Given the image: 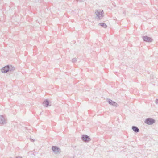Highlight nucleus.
<instances>
[{
	"instance_id": "nucleus-1",
	"label": "nucleus",
	"mask_w": 158,
	"mask_h": 158,
	"mask_svg": "<svg viewBox=\"0 0 158 158\" xmlns=\"http://www.w3.org/2000/svg\"><path fill=\"white\" fill-rule=\"evenodd\" d=\"M95 13V18L96 19L101 20L104 16L103 11L102 9H98L96 10Z\"/></svg>"
},
{
	"instance_id": "nucleus-2",
	"label": "nucleus",
	"mask_w": 158,
	"mask_h": 158,
	"mask_svg": "<svg viewBox=\"0 0 158 158\" xmlns=\"http://www.w3.org/2000/svg\"><path fill=\"white\" fill-rule=\"evenodd\" d=\"M82 140L85 142H88L91 140L90 137L86 135H83L81 137Z\"/></svg>"
},
{
	"instance_id": "nucleus-3",
	"label": "nucleus",
	"mask_w": 158,
	"mask_h": 158,
	"mask_svg": "<svg viewBox=\"0 0 158 158\" xmlns=\"http://www.w3.org/2000/svg\"><path fill=\"white\" fill-rule=\"evenodd\" d=\"M155 122V120L150 118L146 119L145 123L148 125H152Z\"/></svg>"
},
{
	"instance_id": "nucleus-4",
	"label": "nucleus",
	"mask_w": 158,
	"mask_h": 158,
	"mask_svg": "<svg viewBox=\"0 0 158 158\" xmlns=\"http://www.w3.org/2000/svg\"><path fill=\"white\" fill-rule=\"evenodd\" d=\"M52 148V151L56 154L60 153L61 152L60 149L56 146H53Z\"/></svg>"
},
{
	"instance_id": "nucleus-5",
	"label": "nucleus",
	"mask_w": 158,
	"mask_h": 158,
	"mask_svg": "<svg viewBox=\"0 0 158 158\" xmlns=\"http://www.w3.org/2000/svg\"><path fill=\"white\" fill-rule=\"evenodd\" d=\"M142 38L144 41L147 42H151L153 41V39L151 38L146 36H143Z\"/></svg>"
},
{
	"instance_id": "nucleus-6",
	"label": "nucleus",
	"mask_w": 158,
	"mask_h": 158,
	"mask_svg": "<svg viewBox=\"0 0 158 158\" xmlns=\"http://www.w3.org/2000/svg\"><path fill=\"white\" fill-rule=\"evenodd\" d=\"M107 101L110 104L113 106L117 107L118 106V104L110 99H108Z\"/></svg>"
},
{
	"instance_id": "nucleus-7",
	"label": "nucleus",
	"mask_w": 158,
	"mask_h": 158,
	"mask_svg": "<svg viewBox=\"0 0 158 158\" xmlns=\"http://www.w3.org/2000/svg\"><path fill=\"white\" fill-rule=\"evenodd\" d=\"M8 66L7 65L2 68L1 69L2 72L4 73H6L9 70V68H8Z\"/></svg>"
},
{
	"instance_id": "nucleus-8",
	"label": "nucleus",
	"mask_w": 158,
	"mask_h": 158,
	"mask_svg": "<svg viewBox=\"0 0 158 158\" xmlns=\"http://www.w3.org/2000/svg\"><path fill=\"white\" fill-rule=\"evenodd\" d=\"M6 123L5 119L2 115H0V124H4Z\"/></svg>"
},
{
	"instance_id": "nucleus-9",
	"label": "nucleus",
	"mask_w": 158,
	"mask_h": 158,
	"mask_svg": "<svg viewBox=\"0 0 158 158\" xmlns=\"http://www.w3.org/2000/svg\"><path fill=\"white\" fill-rule=\"evenodd\" d=\"M132 129L133 131L136 133H138L139 131V129L138 127L135 126H132Z\"/></svg>"
},
{
	"instance_id": "nucleus-10",
	"label": "nucleus",
	"mask_w": 158,
	"mask_h": 158,
	"mask_svg": "<svg viewBox=\"0 0 158 158\" xmlns=\"http://www.w3.org/2000/svg\"><path fill=\"white\" fill-rule=\"evenodd\" d=\"M49 102L48 100H46L43 102V105L44 106L47 107L49 105Z\"/></svg>"
},
{
	"instance_id": "nucleus-11",
	"label": "nucleus",
	"mask_w": 158,
	"mask_h": 158,
	"mask_svg": "<svg viewBox=\"0 0 158 158\" xmlns=\"http://www.w3.org/2000/svg\"><path fill=\"white\" fill-rule=\"evenodd\" d=\"M8 67L9 68V70L8 72H12L15 70V68L14 67L12 66L11 65H8Z\"/></svg>"
},
{
	"instance_id": "nucleus-12",
	"label": "nucleus",
	"mask_w": 158,
	"mask_h": 158,
	"mask_svg": "<svg viewBox=\"0 0 158 158\" xmlns=\"http://www.w3.org/2000/svg\"><path fill=\"white\" fill-rule=\"evenodd\" d=\"M98 25L103 27L104 28H106L107 27V25L105 23H99Z\"/></svg>"
},
{
	"instance_id": "nucleus-13",
	"label": "nucleus",
	"mask_w": 158,
	"mask_h": 158,
	"mask_svg": "<svg viewBox=\"0 0 158 158\" xmlns=\"http://www.w3.org/2000/svg\"><path fill=\"white\" fill-rule=\"evenodd\" d=\"M77 61V58H73V59H72V61L73 63H74V62H76Z\"/></svg>"
},
{
	"instance_id": "nucleus-14",
	"label": "nucleus",
	"mask_w": 158,
	"mask_h": 158,
	"mask_svg": "<svg viewBox=\"0 0 158 158\" xmlns=\"http://www.w3.org/2000/svg\"><path fill=\"white\" fill-rule=\"evenodd\" d=\"M76 1L80 2H83L84 1L83 0H76Z\"/></svg>"
},
{
	"instance_id": "nucleus-15",
	"label": "nucleus",
	"mask_w": 158,
	"mask_h": 158,
	"mask_svg": "<svg viewBox=\"0 0 158 158\" xmlns=\"http://www.w3.org/2000/svg\"><path fill=\"white\" fill-rule=\"evenodd\" d=\"M156 103L158 104V99H156Z\"/></svg>"
},
{
	"instance_id": "nucleus-16",
	"label": "nucleus",
	"mask_w": 158,
	"mask_h": 158,
	"mask_svg": "<svg viewBox=\"0 0 158 158\" xmlns=\"http://www.w3.org/2000/svg\"><path fill=\"white\" fill-rule=\"evenodd\" d=\"M30 140L31 141H34L35 140L33 139H31V138H30Z\"/></svg>"
},
{
	"instance_id": "nucleus-17",
	"label": "nucleus",
	"mask_w": 158,
	"mask_h": 158,
	"mask_svg": "<svg viewBox=\"0 0 158 158\" xmlns=\"http://www.w3.org/2000/svg\"><path fill=\"white\" fill-rule=\"evenodd\" d=\"M150 77H151V78H152H152H153V76L152 75H151L150 76Z\"/></svg>"
}]
</instances>
